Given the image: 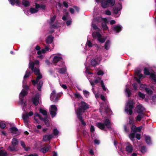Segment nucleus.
Here are the masks:
<instances>
[{"instance_id": "28", "label": "nucleus", "mask_w": 156, "mask_h": 156, "mask_svg": "<svg viewBox=\"0 0 156 156\" xmlns=\"http://www.w3.org/2000/svg\"><path fill=\"white\" fill-rule=\"evenodd\" d=\"M145 140L147 144L150 145L151 144V138L148 136L144 135Z\"/></svg>"}, {"instance_id": "10", "label": "nucleus", "mask_w": 156, "mask_h": 156, "mask_svg": "<svg viewBox=\"0 0 156 156\" xmlns=\"http://www.w3.org/2000/svg\"><path fill=\"white\" fill-rule=\"evenodd\" d=\"M122 8V5L120 3H118L116 4L113 10L115 17H117L119 16L120 14V11Z\"/></svg>"}, {"instance_id": "57", "label": "nucleus", "mask_w": 156, "mask_h": 156, "mask_svg": "<svg viewBox=\"0 0 156 156\" xmlns=\"http://www.w3.org/2000/svg\"><path fill=\"white\" fill-rule=\"evenodd\" d=\"M143 128V126H140L136 128V132H140L141 130Z\"/></svg>"}, {"instance_id": "15", "label": "nucleus", "mask_w": 156, "mask_h": 156, "mask_svg": "<svg viewBox=\"0 0 156 156\" xmlns=\"http://www.w3.org/2000/svg\"><path fill=\"white\" fill-rule=\"evenodd\" d=\"M144 73L146 75H150L151 78L153 79L154 82H156V73H152L150 74L148 70L146 68L144 69Z\"/></svg>"}, {"instance_id": "51", "label": "nucleus", "mask_w": 156, "mask_h": 156, "mask_svg": "<svg viewBox=\"0 0 156 156\" xmlns=\"http://www.w3.org/2000/svg\"><path fill=\"white\" fill-rule=\"evenodd\" d=\"M56 18V16L55 15L53 17H51L50 19V23H52L55 20Z\"/></svg>"}, {"instance_id": "31", "label": "nucleus", "mask_w": 156, "mask_h": 156, "mask_svg": "<svg viewBox=\"0 0 156 156\" xmlns=\"http://www.w3.org/2000/svg\"><path fill=\"white\" fill-rule=\"evenodd\" d=\"M126 94L128 97H129L131 94V90L128 86H126L125 90Z\"/></svg>"}, {"instance_id": "50", "label": "nucleus", "mask_w": 156, "mask_h": 156, "mask_svg": "<svg viewBox=\"0 0 156 156\" xmlns=\"http://www.w3.org/2000/svg\"><path fill=\"white\" fill-rule=\"evenodd\" d=\"M146 91L147 94H152V91L149 88H146Z\"/></svg>"}, {"instance_id": "43", "label": "nucleus", "mask_w": 156, "mask_h": 156, "mask_svg": "<svg viewBox=\"0 0 156 156\" xmlns=\"http://www.w3.org/2000/svg\"><path fill=\"white\" fill-rule=\"evenodd\" d=\"M136 133H131L129 135V136L130 139L133 140L134 138L135 137Z\"/></svg>"}, {"instance_id": "33", "label": "nucleus", "mask_w": 156, "mask_h": 156, "mask_svg": "<svg viewBox=\"0 0 156 156\" xmlns=\"http://www.w3.org/2000/svg\"><path fill=\"white\" fill-rule=\"evenodd\" d=\"M22 4L24 6L27 7L30 5V2L28 1L23 0L22 1Z\"/></svg>"}, {"instance_id": "38", "label": "nucleus", "mask_w": 156, "mask_h": 156, "mask_svg": "<svg viewBox=\"0 0 156 156\" xmlns=\"http://www.w3.org/2000/svg\"><path fill=\"white\" fill-rule=\"evenodd\" d=\"M66 71V69L65 67L63 66L62 68H60L58 72L61 74L64 73Z\"/></svg>"}, {"instance_id": "32", "label": "nucleus", "mask_w": 156, "mask_h": 156, "mask_svg": "<svg viewBox=\"0 0 156 156\" xmlns=\"http://www.w3.org/2000/svg\"><path fill=\"white\" fill-rule=\"evenodd\" d=\"M38 8H34V7H31L30 8V12L31 14L34 13H36L38 12Z\"/></svg>"}, {"instance_id": "25", "label": "nucleus", "mask_w": 156, "mask_h": 156, "mask_svg": "<svg viewBox=\"0 0 156 156\" xmlns=\"http://www.w3.org/2000/svg\"><path fill=\"white\" fill-rule=\"evenodd\" d=\"M99 61L98 58H93L91 61V64L93 66L99 64Z\"/></svg>"}, {"instance_id": "3", "label": "nucleus", "mask_w": 156, "mask_h": 156, "mask_svg": "<svg viewBox=\"0 0 156 156\" xmlns=\"http://www.w3.org/2000/svg\"><path fill=\"white\" fill-rule=\"evenodd\" d=\"M25 82L24 80H23V89H22L19 95V99L20 101V103L21 104L22 109L25 111L26 108V104L23 101L24 97L27 95V90L28 89V87L27 86H25Z\"/></svg>"}, {"instance_id": "27", "label": "nucleus", "mask_w": 156, "mask_h": 156, "mask_svg": "<svg viewBox=\"0 0 156 156\" xmlns=\"http://www.w3.org/2000/svg\"><path fill=\"white\" fill-rule=\"evenodd\" d=\"M122 28V27L121 25H117L114 27V30L116 31V33H118L121 31Z\"/></svg>"}, {"instance_id": "1", "label": "nucleus", "mask_w": 156, "mask_h": 156, "mask_svg": "<svg viewBox=\"0 0 156 156\" xmlns=\"http://www.w3.org/2000/svg\"><path fill=\"white\" fill-rule=\"evenodd\" d=\"M39 63V61L37 60L35 61V63L30 61L29 64V67L33 71L36 75H37L36 80H33L32 81V83L34 85H35L36 84H37V88L38 90L41 91V88L43 83L41 80L39 81V80L42 78V76L40 74L38 67H34L35 65H38Z\"/></svg>"}, {"instance_id": "2", "label": "nucleus", "mask_w": 156, "mask_h": 156, "mask_svg": "<svg viewBox=\"0 0 156 156\" xmlns=\"http://www.w3.org/2000/svg\"><path fill=\"white\" fill-rule=\"evenodd\" d=\"M88 108L89 105L85 102L82 101L81 102L78 108L76 111L77 118L80 121L81 123L84 126H85L86 124L83 120L82 115L84 112V111Z\"/></svg>"}, {"instance_id": "58", "label": "nucleus", "mask_w": 156, "mask_h": 156, "mask_svg": "<svg viewBox=\"0 0 156 156\" xmlns=\"http://www.w3.org/2000/svg\"><path fill=\"white\" fill-rule=\"evenodd\" d=\"M146 151V148L145 147H141V151L142 153L145 152Z\"/></svg>"}, {"instance_id": "6", "label": "nucleus", "mask_w": 156, "mask_h": 156, "mask_svg": "<svg viewBox=\"0 0 156 156\" xmlns=\"http://www.w3.org/2000/svg\"><path fill=\"white\" fill-rule=\"evenodd\" d=\"M53 56L52 62L53 63H58V65L59 66H62L64 64V63L61 61L62 59V55L58 53L52 55Z\"/></svg>"}, {"instance_id": "63", "label": "nucleus", "mask_w": 156, "mask_h": 156, "mask_svg": "<svg viewBox=\"0 0 156 156\" xmlns=\"http://www.w3.org/2000/svg\"><path fill=\"white\" fill-rule=\"evenodd\" d=\"M90 131L91 132H93L94 131V127L93 126H91L90 128Z\"/></svg>"}, {"instance_id": "23", "label": "nucleus", "mask_w": 156, "mask_h": 156, "mask_svg": "<svg viewBox=\"0 0 156 156\" xmlns=\"http://www.w3.org/2000/svg\"><path fill=\"white\" fill-rule=\"evenodd\" d=\"M42 120V119L40 115L37 112H35L34 114V120L37 123L39 122V120Z\"/></svg>"}, {"instance_id": "22", "label": "nucleus", "mask_w": 156, "mask_h": 156, "mask_svg": "<svg viewBox=\"0 0 156 156\" xmlns=\"http://www.w3.org/2000/svg\"><path fill=\"white\" fill-rule=\"evenodd\" d=\"M53 137L52 134H46L43 136V140L44 141H46L50 140Z\"/></svg>"}, {"instance_id": "30", "label": "nucleus", "mask_w": 156, "mask_h": 156, "mask_svg": "<svg viewBox=\"0 0 156 156\" xmlns=\"http://www.w3.org/2000/svg\"><path fill=\"white\" fill-rule=\"evenodd\" d=\"M53 37L51 36H49L48 37L46 40V42L47 44H51L53 41Z\"/></svg>"}, {"instance_id": "17", "label": "nucleus", "mask_w": 156, "mask_h": 156, "mask_svg": "<svg viewBox=\"0 0 156 156\" xmlns=\"http://www.w3.org/2000/svg\"><path fill=\"white\" fill-rule=\"evenodd\" d=\"M125 150L129 153H131L133 151V147L132 145L129 142L125 144Z\"/></svg>"}, {"instance_id": "37", "label": "nucleus", "mask_w": 156, "mask_h": 156, "mask_svg": "<svg viewBox=\"0 0 156 156\" xmlns=\"http://www.w3.org/2000/svg\"><path fill=\"white\" fill-rule=\"evenodd\" d=\"M21 146L26 151H27L29 149V148L28 147H26L25 145L24 142L23 141H21L20 142Z\"/></svg>"}, {"instance_id": "39", "label": "nucleus", "mask_w": 156, "mask_h": 156, "mask_svg": "<svg viewBox=\"0 0 156 156\" xmlns=\"http://www.w3.org/2000/svg\"><path fill=\"white\" fill-rule=\"evenodd\" d=\"M141 108H143V109H142V113H143V114H144V108H143V107L142 106V105H138L136 107V111H137V112L138 113V110H139V111H141Z\"/></svg>"}, {"instance_id": "4", "label": "nucleus", "mask_w": 156, "mask_h": 156, "mask_svg": "<svg viewBox=\"0 0 156 156\" xmlns=\"http://www.w3.org/2000/svg\"><path fill=\"white\" fill-rule=\"evenodd\" d=\"M99 20H101L102 22V26L104 30H106L108 29V27L106 25L107 23L108 22L107 20L105 18H100L98 19L96 18L94 19L93 20L92 23V27L94 30L99 29L95 24L94 23L96 21H98Z\"/></svg>"}, {"instance_id": "11", "label": "nucleus", "mask_w": 156, "mask_h": 156, "mask_svg": "<svg viewBox=\"0 0 156 156\" xmlns=\"http://www.w3.org/2000/svg\"><path fill=\"white\" fill-rule=\"evenodd\" d=\"M52 49H51L49 48V45L46 46L44 48L37 51V54L38 55L37 56V57L42 58L43 57V55H42V54H44L48 51H51Z\"/></svg>"}, {"instance_id": "59", "label": "nucleus", "mask_w": 156, "mask_h": 156, "mask_svg": "<svg viewBox=\"0 0 156 156\" xmlns=\"http://www.w3.org/2000/svg\"><path fill=\"white\" fill-rule=\"evenodd\" d=\"M135 137L138 140H140L141 138L140 135L138 133H136Z\"/></svg>"}, {"instance_id": "55", "label": "nucleus", "mask_w": 156, "mask_h": 156, "mask_svg": "<svg viewBox=\"0 0 156 156\" xmlns=\"http://www.w3.org/2000/svg\"><path fill=\"white\" fill-rule=\"evenodd\" d=\"M139 96L142 98H144L145 97V95L143 93L140 92H139L138 93Z\"/></svg>"}, {"instance_id": "8", "label": "nucleus", "mask_w": 156, "mask_h": 156, "mask_svg": "<svg viewBox=\"0 0 156 156\" xmlns=\"http://www.w3.org/2000/svg\"><path fill=\"white\" fill-rule=\"evenodd\" d=\"M34 114V112L30 111L27 113L23 115L22 118L23 120L24 123L27 126H29L30 122L29 121V117L32 116Z\"/></svg>"}, {"instance_id": "20", "label": "nucleus", "mask_w": 156, "mask_h": 156, "mask_svg": "<svg viewBox=\"0 0 156 156\" xmlns=\"http://www.w3.org/2000/svg\"><path fill=\"white\" fill-rule=\"evenodd\" d=\"M9 130L11 133H13V134L15 135L14 136L19 135L20 133V130L16 127H11Z\"/></svg>"}, {"instance_id": "9", "label": "nucleus", "mask_w": 156, "mask_h": 156, "mask_svg": "<svg viewBox=\"0 0 156 156\" xmlns=\"http://www.w3.org/2000/svg\"><path fill=\"white\" fill-rule=\"evenodd\" d=\"M92 36L94 38L97 39L98 41L101 43L104 42L106 40V38L102 37L98 32H93L92 33Z\"/></svg>"}, {"instance_id": "46", "label": "nucleus", "mask_w": 156, "mask_h": 156, "mask_svg": "<svg viewBox=\"0 0 156 156\" xmlns=\"http://www.w3.org/2000/svg\"><path fill=\"white\" fill-rule=\"evenodd\" d=\"M86 46H88L89 47H91L93 46V44L90 41L87 40L86 44Z\"/></svg>"}, {"instance_id": "18", "label": "nucleus", "mask_w": 156, "mask_h": 156, "mask_svg": "<svg viewBox=\"0 0 156 156\" xmlns=\"http://www.w3.org/2000/svg\"><path fill=\"white\" fill-rule=\"evenodd\" d=\"M40 95L38 94H37L35 97H33L31 99V101L33 104L35 105H37L39 103Z\"/></svg>"}, {"instance_id": "36", "label": "nucleus", "mask_w": 156, "mask_h": 156, "mask_svg": "<svg viewBox=\"0 0 156 156\" xmlns=\"http://www.w3.org/2000/svg\"><path fill=\"white\" fill-rule=\"evenodd\" d=\"M51 147L50 146H48V147H44L42 148H41L40 149V151L43 153H45L46 151H48L49 148Z\"/></svg>"}, {"instance_id": "34", "label": "nucleus", "mask_w": 156, "mask_h": 156, "mask_svg": "<svg viewBox=\"0 0 156 156\" xmlns=\"http://www.w3.org/2000/svg\"><path fill=\"white\" fill-rule=\"evenodd\" d=\"M36 8H37L41 9L44 10L45 8V5H40L39 4H37L36 3H35Z\"/></svg>"}, {"instance_id": "47", "label": "nucleus", "mask_w": 156, "mask_h": 156, "mask_svg": "<svg viewBox=\"0 0 156 156\" xmlns=\"http://www.w3.org/2000/svg\"><path fill=\"white\" fill-rule=\"evenodd\" d=\"M93 92L96 98L97 99V100H98V99L99 97V96L100 95L99 93L98 92L96 93L95 91H94V90L93 91Z\"/></svg>"}, {"instance_id": "7", "label": "nucleus", "mask_w": 156, "mask_h": 156, "mask_svg": "<svg viewBox=\"0 0 156 156\" xmlns=\"http://www.w3.org/2000/svg\"><path fill=\"white\" fill-rule=\"evenodd\" d=\"M134 104L133 101L130 100H128L126 104L125 108V111L129 115H131L133 113L132 110L134 107L133 105Z\"/></svg>"}, {"instance_id": "29", "label": "nucleus", "mask_w": 156, "mask_h": 156, "mask_svg": "<svg viewBox=\"0 0 156 156\" xmlns=\"http://www.w3.org/2000/svg\"><path fill=\"white\" fill-rule=\"evenodd\" d=\"M10 4L12 5L16 4L18 5H20V2L18 0H8Z\"/></svg>"}, {"instance_id": "64", "label": "nucleus", "mask_w": 156, "mask_h": 156, "mask_svg": "<svg viewBox=\"0 0 156 156\" xmlns=\"http://www.w3.org/2000/svg\"><path fill=\"white\" fill-rule=\"evenodd\" d=\"M94 143L97 145H99L100 144V141L97 140L95 139L94 141Z\"/></svg>"}, {"instance_id": "14", "label": "nucleus", "mask_w": 156, "mask_h": 156, "mask_svg": "<svg viewBox=\"0 0 156 156\" xmlns=\"http://www.w3.org/2000/svg\"><path fill=\"white\" fill-rule=\"evenodd\" d=\"M50 114L52 118L54 117L57 114V108L55 105H52L50 106L49 108Z\"/></svg>"}, {"instance_id": "56", "label": "nucleus", "mask_w": 156, "mask_h": 156, "mask_svg": "<svg viewBox=\"0 0 156 156\" xmlns=\"http://www.w3.org/2000/svg\"><path fill=\"white\" fill-rule=\"evenodd\" d=\"M137 128L134 125H133L131 127V129L134 132H136Z\"/></svg>"}, {"instance_id": "42", "label": "nucleus", "mask_w": 156, "mask_h": 156, "mask_svg": "<svg viewBox=\"0 0 156 156\" xmlns=\"http://www.w3.org/2000/svg\"><path fill=\"white\" fill-rule=\"evenodd\" d=\"M84 96L86 98H88L89 95V92L87 90H83V91Z\"/></svg>"}, {"instance_id": "44", "label": "nucleus", "mask_w": 156, "mask_h": 156, "mask_svg": "<svg viewBox=\"0 0 156 156\" xmlns=\"http://www.w3.org/2000/svg\"><path fill=\"white\" fill-rule=\"evenodd\" d=\"M101 81H103L101 80V78L99 77H98L95 80L94 83H100L101 84Z\"/></svg>"}, {"instance_id": "45", "label": "nucleus", "mask_w": 156, "mask_h": 156, "mask_svg": "<svg viewBox=\"0 0 156 156\" xmlns=\"http://www.w3.org/2000/svg\"><path fill=\"white\" fill-rule=\"evenodd\" d=\"M101 87L104 91H106L107 90L108 91V90L105 87V86L104 85V83H103V81H101Z\"/></svg>"}, {"instance_id": "54", "label": "nucleus", "mask_w": 156, "mask_h": 156, "mask_svg": "<svg viewBox=\"0 0 156 156\" xmlns=\"http://www.w3.org/2000/svg\"><path fill=\"white\" fill-rule=\"evenodd\" d=\"M129 123L130 124H133L134 123V121L133 118H129Z\"/></svg>"}, {"instance_id": "41", "label": "nucleus", "mask_w": 156, "mask_h": 156, "mask_svg": "<svg viewBox=\"0 0 156 156\" xmlns=\"http://www.w3.org/2000/svg\"><path fill=\"white\" fill-rule=\"evenodd\" d=\"M107 1L108 2L109 5H110L112 6H113L114 5L115 2V0H107Z\"/></svg>"}, {"instance_id": "16", "label": "nucleus", "mask_w": 156, "mask_h": 156, "mask_svg": "<svg viewBox=\"0 0 156 156\" xmlns=\"http://www.w3.org/2000/svg\"><path fill=\"white\" fill-rule=\"evenodd\" d=\"M60 97L58 94H56V91L55 90H53L50 96L51 100L53 102H57L58 100V97Z\"/></svg>"}, {"instance_id": "61", "label": "nucleus", "mask_w": 156, "mask_h": 156, "mask_svg": "<svg viewBox=\"0 0 156 156\" xmlns=\"http://www.w3.org/2000/svg\"><path fill=\"white\" fill-rule=\"evenodd\" d=\"M140 87L142 89H145L146 90V88H147V86L146 85H144V84H141L140 85Z\"/></svg>"}, {"instance_id": "24", "label": "nucleus", "mask_w": 156, "mask_h": 156, "mask_svg": "<svg viewBox=\"0 0 156 156\" xmlns=\"http://www.w3.org/2000/svg\"><path fill=\"white\" fill-rule=\"evenodd\" d=\"M10 153H7L6 151L2 150L0 149V156H11Z\"/></svg>"}, {"instance_id": "35", "label": "nucleus", "mask_w": 156, "mask_h": 156, "mask_svg": "<svg viewBox=\"0 0 156 156\" xmlns=\"http://www.w3.org/2000/svg\"><path fill=\"white\" fill-rule=\"evenodd\" d=\"M40 112L42 113L44 115L45 117H47V112L45 109L40 108L39 109Z\"/></svg>"}, {"instance_id": "60", "label": "nucleus", "mask_w": 156, "mask_h": 156, "mask_svg": "<svg viewBox=\"0 0 156 156\" xmlns=\"http://www.w3.org/2000/svg\"><path fill=\"white\" fill-rule=\"evenodd\" d=\"M6 127V125L4 123H0V127L2 129H4Z\"/></svg>"}, {"instance_id": "21", "label": "nucleus", "mask_w": 156, "mask_h": 156, "mask_svg": "<svg viewBox=\"0 0 156 156\" xmlns=\"http://www.w3.org/2000/svg\"><path fill=\"white\" fill-rule=\"evenodd\" d=\"M141 111H138V115L135 118L136 121H140L144 117V114L142 113L143 108H141Z\"/></svg>"}, {"instance_id": "49", "label": "nucleus", "mask_w": 156, "mask_h": 156, "mask_svg": "<svg viewBox=\"0 0 156 156\" xmlns=\"http://www.w3.org/2000/svg\"><path fill=\"white\" fill-rule=\"evenodd\" d=\"M59 132L58 130L56 129H54L53 130V134L55 136L57 135L58 133Z\"/></svg>"}, {"instance_id": "5", "label": "nucleus", "mask_w": 156, "mask_h": 156, "mask_svg": "<svg viewBox=\"0 0 156 156\" xmlns=\"http://www.w3.org/2000/svg\"><path fill=\"white\" fill-rule=\"evenodd\" d=\"M111 122L110 120L108 119H106L104 122V123L98 122L96 124L97 126L100 129L105 130V128H107L109 129H111Z\"/></svg>"}, {"instance_id": "53", "label": "nucleus", "mask_w": 156, "mask_h": 156, "mask_svg": "<svg viewBox=\"0 0 156 156\" xmlns=\"http://www.w3.org/2000/svg\"><path fill=\"white\" fill-rule=\"evenodd\" d=\"M104 13L107 15L109 16L111 15V12L109 10H106L105 11Z\"/></svg>"}, {"instance_id": "62", "label": "nucleus", "mask_w": 156, "mask_h": 156, "mask_svg": "<svg viewBox=\"0 0 156 156\" xmlns=\"http://www.w3.org/2000/svg\"><path fill=\"white\" fill-rule=\"evenodd\" d=\"M97 74L98 75H103V72L102 70H99L97 73Z\"/></svg>"}, {"instance_id": "12", "label": "nucleus", "mask_w": 156, "mask_h": 156, "mask_svg": "<svg viewBox=\"0 0 156 156\" xmlns=\"http://www.w3.org/2000/svg\"><path fill=\"white\" fill-rule=\"evenodd\" d=\"M141 72V71L140 69H136V70L135 71L136 76H135L134 79L139 84H140V79L144 78L143 74L140 73Z\"/></svg>"}, {"instance_id": "48", "label": "nucleus", "mask_w": 156, "mask_h": 156, "mask_svg": "<svg viewBox=\"0 0 156 156\" xmlns=\"http://www.w3.org/2000/svg\"><path fill=\"white\" fill-rule=\"evenodd\" d=\"M30 75V72L28 70L26 72L24 76V79H25L27 78Z\"/></svg>"}, {"instance_id": "40", "label": "nucleus", "mask_w": 156, "mask_h": 156, "mask_svg": "<svg viewBox=\"0 0 156 156\" xmlns=\"http://www.w3.org/2000/svg\"><path fill=\"white\" fill-rule=\"evenodd\" d=\"M50 119L49 118H47L44 119V121L45 125L47 126H49V120Z\"/></svg>"}, {"instance_id": "26", "label": "nucleus", "mask_w": 156, "mask_h": 156, "mask_svg": "<svg viewBox=\"0 0 156 156\" xmlns=\"http://www.w3.org/2000/svg\"><path fill=\"white\" fill-rule=\"evenodd\" d=\"M111 43L110 40L107 41L104 45L105 48L106 50L109 49L110 48Z\"/></svg>"}, {"instance_id": "13", "label": "nucleus", "mask_w": 156, "mask_h": 156, "mask_svg": "<svg viewBox=\"0 0 156 156\" xmlns=\"http://www.w3.org/2000/svg\"><path fill=\"white\" fill-rule=\"evenodd\" d=\"M18 141L16 138H13L11 142L12 146H9L8 147L9 150L12 151H16L15 147L18 144Z\"/></svg>"}, {"instance_id": "52", "label": "nucleus", "mask_w": 156, "mask_h": 156, "mask_svg": "<svg viewBox=\"0 0 156 156\" xmlns=\"http://www.w3.org/2000/svg\"><path fill=\"white\" fill-rule=\"evenodd\" d=\"M76 98H78L79 99L82 98V97L81 95L79 93H76L74 94Z\"/></svg>"}, {"instance_id": "19", "label": "nucleus", "mask_w": 156, "mask_h": 156, "mask_svg": "<svg viewBox=\"0 0 156 156\" xmlns=\"http://www.w3.org/2000/svg\"><path fill=\"white\" fill-rule=\"evenodd\" d=\"M97 2H101V6L104 8H106L109 7L108 2L107 0H95Z\"/></svg>"}]
</instances>
